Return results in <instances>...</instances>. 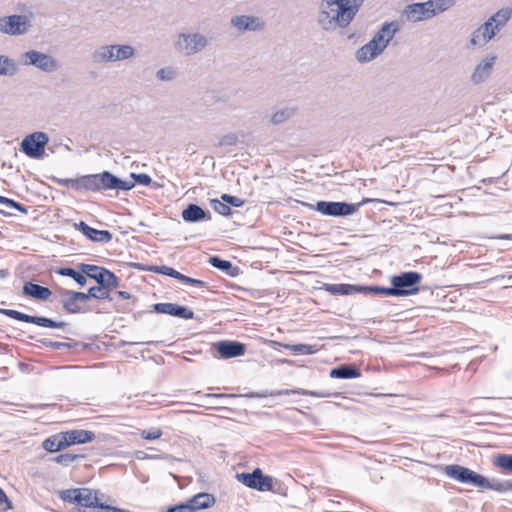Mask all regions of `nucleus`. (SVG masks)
<instances>
[{
  "mask_svg": "<svg viewBox=\"0 0 512 512\" xmlns=\"http://www.w3.org/2000/svg\"><path fill=\"white\" fill-rule=\"evenodd\" d=\"M67 440L68 447L75 444H85L91 442L95 438V433L90 430L74 429L63 432Z\"/></svg>",
  "mask_w": 512,
  "mask_h": 512,
  "instance_id": "26",
  "label": "nucleus"
},
{
  "mask_svg": "<svg viewBox=\"0 0 512 512\" xmlns=\"http://www.w3.org/2000/svg\"><path fill=\"white\" fill-rule=\"evenodd\" d=\"M231 25L240 32L260 31L264 28V22L259 17L250 15L232 17Z\"/></svg>",
  "mask_w": 512,
  "mask_h": 512,
  "instance_id": "18",
  "label": "nucleus"
},
{
  "mask_svg": "<svg viewBox=\"0 0 512 512\" xmlns=\"http://www.w3.org/2000/svg\"><path fill=\"white\" fill-rule=\"evenodd\" d=\"M210 204L213 210L222 216H229L231 214V208L222 199H212Z\"/></svg>",
  "mask_w": 512,
  "mask_h": 512,
  "instance_id": "46",
  "label": "nucleus"
},
{
  "mask_svg": "<svg viewBox=\"0 0 512 512\" xmlns=\"http://www.w3.org/2000/svg\"><path fill=\"white\" fill-rule=\"evenodd\" d=\"M365 0H322L318 23L325 31L346 28L354 20Z\"/></svg>",
  "mask_w": 512,
  "mask_h": 512,
  "instance_id": "1",
  "label": "nucleus"
},
{
  "mask_svg": "<svg viewBox=\"0 0 512 512\" xmlns=\"http://www.w3.org/2000/svg\"><path fill=\"white\" fill-rule=\"evenodd\" d=\"M52 181L60 186L71 188L76 192L102 193L111 189H127L132 186L110 171L87 174L77 178L52 177Z\"/></svg>",
  "mask_w": 512,
  "mask_h": 512,
  "instance_id": "2",
  "label": "nucleus"
},
{
  "mask_svg": "<svg viewBox=\"0 0 512 512\" xmlns=\"http://www.w3.org/2000/svg\"><path fill=\"white\" fill-rule=\"evenodd\" d=\"M176 71L172 67L161 68L157 71L156 77L162 81H171L175 78Z\"/></svg>",
  "mask_w": 512,
  "mask_h": 512,
  "instance_id": "48",
  "label": "nucleus"
},
{
  "mask_svg": "<svg viewBox=\"0 0 512 512\" xmlns=\"http://www.w3.org/2000/svg\"><path fill=\"white\" fill-rule=\"evenodd\" d=\"M55 273L61 276L72 278L80 287H84L87 283L86 277L83 275L79 268L74 269L72 267H58L55 269Z\"/></svg>",
  "mask_w": 512,
  "mask_h": 512,
  "instance_id": "34",
  "label": "nucleus"
},
{
  "mask_svg": "<svg viewBox=\"0 0 512 512\" xmlns=\"http://www.w3.org/2000/svg\"><path fill=\"white\" fill-rule=\"evenodd\" d=\"M185 284L200 287V288L207 287V282L199 280V279H195V278H192L189 276H187V278L185 280Z\"/></svg>",
  "mask_w": 512,
  "mask_h": 512,
  "instance_id": "57",
  "label": "nucleus"
},
{
  "mask_svg": "<svg viewBox=\"0 0 512 512\" xmlns=\"http://www.w3.org/2000/svg\"><path fill=\"white\" fill-rule=\"evenodd\" d=\"M494 25L495 24L488 19L484 24L477 28L472 34L471 44L483 46L488 43L499 31L494 28Z\"/></svg>",
  "mask_w": 512,
  "mask_h": 512,
  "instance_id": "21",
  "label": "nucleus"
},
{
  "mask_svg": "<svg viewBox=\"0 0 512 512\" xmlns=\"http://www.w3.org/2000/svg\"><path fill=\"white\" fill-rule=\"evenodd\" d=\"M76 504L84 508L103 510L104 503L98 497V491L90 488H77Z\"/></svg>",
  "mask_w": 512,
  "mask_h": 512,
  "instance_id": "19",
  "label": "nucleus"
},
{
  "mask_svg": "<svg viewBox=\"0 0 512 512\" xmlns=\"http://www.w3.org/2000/svg\"><path fill=\"white\" fill-rule=\"evenodd\" d=\"M361 371L351 364H342L330 370V377L336 379H356Z\"/></svg>",
  "mask_w": 512,
  "mask_h": 512,
  "instance_id": "28",
  "label": "nucleus"
},
{
  "mask_svg": "<svg viewBox=\"0 0 512 512\" xmlns=\"http://www.w3.org/2000/svg\"><path fill=\"white\" fill-rule=\"evenodd\" d=\"M369 199L363 200L360 203H347V202H336V201H318L315 206L312 204L304 203L311 209H315L325 216L332 217H347L356 213L359 208Z\"/></svg>",
  "mask_w": 512,
  "mask_h": 512,
  "instance_id": "5",
  "label": "nucleus"
},
{
  "mask_svg": "<svg viewBox=\"0 0 512 512\" xmlns=\"http://www.w3.org/2000/svg\"><path fill=\"white\" fill-rule=\"evenodd\" d=\"M291 394H297V395H310V396H321L320 394L302 389H283V390H275V391H260V392H248L245 394H226V393H208L205 394L206 398H236V397H247V398H266V397H275V396H281V395H291Z\"/></svg>",
  "mask_w": 512,
  "mask_h": 512,
  "instance_id": "8",
  "label": "nucleus"
},
{
  "mask_svg": "<svg viewBox=\"0 0 512 512\" xmlns=\"http://www.w3.org/2000/svg\"><path fill=\"white\" fill-rule=\"evenodd\" d=\"M275 344L290 350L294 355H312L317 351L314 345L309 344H283L279 342H275Z\"/></svg>",
  "mask_w": 512,
  "mask_h": 512,
  "instance_id": "36",
  "label": "nucleus"
},
{
  "mask_svg": "<svg viewBox=\"0 0 512 512\" xmlns=\"http://www.w3.org/2000/svg\"><path fill=\"white\" fill-rule=\"evenodd\" d=\"M130 177L133 179V181L129 180H123V182H127L129 184H132L130 188L127 189H121L122 191H130L135 187V184L143 185V186H149L152 182L151 177L148 174L145 173H131ZM116 191H119L120 189H115Z\"/></svg>",
  "mask_w": 512,
  "mask_h": 512,
  "instance_id": "40",
  "label": "nucleus"
},
{
  "mask_svg": "<svg viewBox=\"0 0 512 512\" xmlns=\"http://www.w3.org/2000/svg\"><path fill=\"white\" fill-rule=\"evenodd\" d=\"M151 312H155L158 314H167L173 317H178L186 320L194 318V312L190 308L184 305L171 302L155 303L152 305Z\"/></svg>",
  "mask_w": 512,
  "mask_h": 512,
  "instance_id": "17",
  "label": "nucleus"
},
{
  "mask_svg": "<svg viewBox=\"0 0 512 512\" xmlns=\"http://www.w3.org/2000/svg\"><path fill=\"white\" fill-rule=\"evenodd\" d=\"M208 263L228 276L235 277L238 274V267L234 266L231 261L222 259L219 256H210Z\"/></svg>",
  "mask_w": 512,
  "mask_h": 512,
  "instance_id": "31",
  "label": "nucleus"
},
{
  "mask_svg": "<svg viewBox=\"0 0 512 512\" xmlns=\"http://www.w3.org/2000/svg\"><path fill=\"white\" fill-rule=\"evenodd\" d=\"M193 512L206 509L215 504V497L206 492H200L188 500Z\"/></svg>",
  "mask_w": 512,
  "mask_h": 512,
  "instance_id": "29",
  "label": "nucleus"
},
{
  "mask_svg": "<svg viewBox=\"0 0 512 512\" xmlns=\"http://www.w3.org/2000/svg\"><path fill=\"white\" fill-rule=\"evenodd\" d=\"M507 487H508V491H512V479L507 480Z\"/></svg>",
  "mask_w": 512,
  "mask_h": 512,
  "instance_id": "64",
  "label": "nucleus"
},
{
  "mask_svg": "<svg viewBox=\"0 0 512 512\" xmlns=\"http://www.w3.org/2000/svg\"><path fill=\"white\" fill-rule=\"evenodd\" d=\"M77 495V488L66 489L59 493L61 500L73 504H76V498L78 497Z\"/></svg>",
  "mask_w": 512,
  "mask_h": 512,
  "instance_id": "49",
  "label": "nucleus"
},
{
  "mask_svg": "<svg viewBox=\"0 0 512 512\" xmlns=\"http://www.w3.org/2000/svg\"><path fill=\"white\" fill-rule=\"evenodd\" d=\"M84 458L81 454H73V453H63L59 454L56 457L52 458V461L62 465V466H69L74 461L78 459Z\"/></svg>",
  "mask_w": 512,
  "mask_h": 512,
  "instance_id": "45",
  "label": "nucleus"
},
{
  "mask_svg": "<svg viewBox=\"0 0 512 512\" xmlns=\"http://www.w3.org/2000/svg\"><path fill=\"white\" fill-rule=\"evenodd\" d=\"M22 58L24 65L34 66L46 73L54 72L59 68L58 61L54 57L37 50L25 52Z\"/></svg>",
  "mask_w": 512,
  "mask_h": 512,
  "instance_id": "12",
  "label": "nucleus"
},
{
  "mask_svg": "<svg viewBox=\"0 0 512 512\" xmlns=\"http://www.w3.org/2000/svg\"><path fill=\"white\" fill-rule=\"evenodd\" d=\"M98 512H132V511L104 504L103 510H99Z\"/></svg>",
  "mask_w": 512,
  "mask_h": 512,
  "instance_id": "59",
  "label": "nucleus"
},
{
  "mask_svg": "<svg viewBox=\"0 0 512 512\" xmlns=\"http://www.w3.org/2000/svg\"><path fill=\"white\" fill-rule=\"evenodd\" d=\"M444 474L462 484H469L473 487L488 486V478L458 464H450L443 467Z\"/></svg>",
  "mask_w": 512,
  "mask_h": 512,
  "instance_id": "6",
  "label": "nucleus"
},
{
  "mask_svg": "<svg viewBox=\"0 0 512 512\" xmlns=\"http://www.w3.org/2000/svg\"><path fill=\"white\" fill-rule=\"evenodd\" d=\"M422 274L417 271L402 272L391 278V287L372 285V295L403 297L417 294Z\"/></svg>",
  "mask_w": 512,
  "mask_h": 512,
  "instance_id": "3",
  "label": "nucleus"
},
{
  "mask_svg": "<svg viewBox=\"0 0 512 512\" xmlns=\"http://www.w3.org/2000/svg\"><path fill=\"white\" fill-rule=\"evenodd\" d=\"M112 291L113 290H110L107 288L99 289L98 286L91 287V295H92L93 299L99 300V301H109V302L115 301V296H113L111 294Z\"/></svg>",
  "mask_w": 512,
  "mask_h": 512,
  "instance_id": "44",
  "label": "nucleus"
},
{
  "mask_svg": "<svg viewBox=\"0 0 512 512\" xmlns=\"http://www.w3.org/2000/svg\"><path fill=\"white\" fill-rule=\"evenodd\" d=\"M221 199L223 202L227 203V205L230 207H242L245 203V201L239 197L230 195V194H222Z\"/></svg>",
  "mask_w": 512,
  "mask_h": 512,
  "instance_id": "50",
  "label": "nucleus"
},
{
  "mask_svg": "<svg viewBox=\"0 0 512 512\" xmlns=\"http://www.w3.org/2000/svg\"><path fill=\"white\" fill-rule=\"evenodd\" d=\"M173 278L185 284L187 276L176 270Z\"/></svg>",
  "mask_w": 512,
  "mask_h": 512,
  "instance_id": "61",
  "label": "nucleus"
},
{
  "mask_svg": "<svg viewBox=\"0 0 512 512\" xmlns=\"http://www.w3.org/2000/svg\"><path fill=\"white\" fill-rule=\"evenodd\" d=\"M213 350L221 359H230L245 354L246 345L233 340H221L213 344Z\"/></svg>",
  "mask_w": 512,
  "mask_h": 512,
  "instance_id": "15",
  "label": "nucleus"
},
{
  "mask_svg": "<svg viewBox=\"0 0 512 512\" xmlns=\"http://www.w3.org/2000/svg\"><path fill=\"white\" fill-rule=\"evenodd\" d=\"M2 504H6V507H5L4 510L12 508L11 501L8 499V497H7L6 493L4 492V490L0 488V506Z\"/></svg>",
  "mask_w": 512,
  "mask_h": 512,
  "instance_id": "58",
  "label": "nucleus"
},
{
  "mask_svg": "<svg viewBox=\"0 0 512 512\" xmlns=\"http://www.w3.org/2000/svg\"><path fill=\"white\" fill-rule=\"evenodd\" d=\"M175 49L185 55L192 56L201 52L208 45V39L199 32L179 33L175 41Z\"/></svg>",
  "mask_w": 512,
  "mask_h": 512,
  "instance_id": "7",
  "label": "nucleus"
},
{
  "mask_svg": "<svg viewBox=\"0 0 512 512\" xmlns=\"http://www.w3.org/2000/svg\"><path fill=\"white\" fill-rule=\"evenodd\" d=\"M378 55H380V53L377 52V50L369 42L357 49L355 53V57L360 63L369 62L376 58Z\"/></svg>",
  "mask_w": 512,
  "mask_h": 512,
  "instance_id": "35",
  "label": "nucleus"
},
{
  "mask_svg": "<svg viewBox=\"0 0 512 512\" xmlns=\"http://www.w3.org/2000/svg\"><path fill=\"white\" fill-rule=\"evenodd\" d=\"M113 46L104 45L95 49L91 55L92 61L97 64L107 63V62H115V58L113 55Z\"/></svg>",
  "mask_w": 512,
  "mask_h": 512,
  "instance_id": "33",
  "label": "nucleus"
},
{
  "mask_svg": "<svg viewBox=\"0 0 512 512\" xmlns=\"http://www.w3.org/2000/svg\"><path fill=\"white\" fill-rule=\"evenodd\" d=\"M182 218L185 222L195 223L210 220L211 214L208 210H204L199 205L191 203L182 211Z\"/></svg>",
  "mask_w": 512,
  "mask_h": 512,
  "instance_id": "23",
  "label": "nucleus"
},
{
  "mask_svg": "<svg viewBox=\"0 0 512 512\" xmlns=\"http://www.w3.org/2000/svg\"><path fill=\"white\" fill-rule=\"evenodd\" d=\"M495 56H486L475 68L471 75V81L474 84H480L485 81L492 73L495 64Z\"/></svg>",
  "mask_w": 512,
  "mask_h": 512,
  "instance_id": "22",
  "label": "nucleus"
},
{
  "mask_svg": "<svg viewBox=\"0 0 512 512\" xmlns=\"http://www.w3.org/2000/svg\"><path fill=\"white\" fill-rule=\"evenodd\" d=\"M114 296L123 300H129L132 298V295L127 291H117Z\"/></svg>",
  "mask_w": 512,
  "mask_h": 512,
  "instance_id": "60",
  "label": "nucleus"
},
{
  "mask_svg": "<svg viewBox=\"0 0 512 512\" xmlns=\"http://www.w3.org/2000/svg\"><path fill=\"white\" fill-rule=\"evenodd\" d=\"M22 293L25 296L40 301H45L52 295V292L48 287L30 281L24 283Z\"/></svg>",
  "mask_w": 512,
  "mask_h": 512,
  "instance_id": "25",
  "label": "nucleus"
},
{
  "mask_svg": "<svg viewBox=\"0 0 512 512\" xmlns=\"http://www.w3.org/2000/svg\"><path fill=\"white\" fill-rule=\"evenodd\" d=\"M147 271L154 272V273L160 274V275L169 276V277L173 278L176 270L172 267L162 265V266H150L147 269Z\"/></svg>",
  "mask_w": 512,
  "mask_h": 512,
  "instance_id": "51",
  "label": "nucleus"
},
{
  "mask_svg": "<svg viewBox=\"0 0 512 512\" xmlns=\"http://www.w3.org/2000/svg\"><path fill=\"white\" fill-rule=\"evenodd\" d=\"M75 228L93 242L108 243L112 240L111 232L108 230H98L96 228L90 227L84 221L75 223Z\"/></svg>",
  "mask_w": 512,
  "mask_h": 512,
  "instance_id": "20",
  "label": "nucleus"
},
{
  "mask_svg": "<svg viewBox=\"0 0 512 512\" xmlns=\"http://www.w3.org/2000/svg\"><path fill=\"white\" fill-rule=\"evenodd\" d=\"M49 141V137L45 132H33L27 135L21 142V150L28 157L39 159L44 155L45 146Z\"/></svg>",
  "mask_w": 512,
  "mask_h": 512,
  "instance_id": "9",
  "label": "nucleus"
},
{
  "mask_svg": "<svg viewBox=\"0 0 512 512\" xmlns=\"http://www.w3.org/2000/svg\"><path fill=\"white\" fill-rule=\"evenodd\" d=\"M97 285L99 289H110L114 290L117 289L120 286V279L117 277V275L112 272L111 270L105 268L104 271H102V274L97 279Z\"/></svg>",
  "mask_w": 512,
  "mask_h": 512,
  "instance_id": "32",
  "label": "nucleus"
},
{
  "mask_svg": "<svg viewBox=\"0 0 512 512\" xmlns=\"http://www.w3.org/2000/svg\"><path fill=\"white\" fill-rule=\"evenodd\" d=\"M399 30L400 24L398 21L385 22L369 43L381 54Z\"/></svg>",
  "mask_w": 512,
  "mask_h": 512,
  "instance_id": "14",
  "label": "nucleus"
},
{
  "mask_svg": "<svg viewBox=\"0 0 512 512\" xmlns=\"http://www.w3.org/2000/svg\"><path fill=\"white\" fill-rule=\"evenodd\" d=\"M510 17H511V11L506 9V10L498 11L493 16H491L489 18V20L495 24L494 25L495 29L500 30L501 28H503L505 26V24L510 19Z\"/></svg>",
  "mask_w": 512,
  "mask_h": 512,
  "instance_id": "43",
  "label": "nucleus"
},
{
  "mask_svg": "<svg viewBox=\"0 0 512 512\" xmlns=\"http://www.w3.org/2000/svg\"><path fill=\"white\" fill-rule=\"evenodd\" d=\"M77 268L83 273V275L87 278L93 279L97 282L98 277L101 276L102 271H104L105 267L94 265V264H86L79 263Z\"/></svg>",
  "mask_w": 512,
  "mask_h": 512,
  "instance_id": "37",
  "label": "nucleus"
},
{
  "mask_svg": "<svg viewBox=\"0 0 512 512\" xmlns=\"http://www.w3.org/2000/svg\"><path fill=\"white\" fill-rule=\"evenodd\" d=\"M17 71L18 67L13 59L0 55V76H14Z\"/></svg>",
  "mask_w": 512,
  "mask_h": 512,
  "instance_id": "38",
  "label": "nucleus"
},
{
  "mask_svg": "<svg viewBox=\"0 0 512 512\" xmlns=\"http://www.w3.org/2000/svg\"><path fill=\"white\" fill-rule=\"evenodd\" d=\"M165 512H193L188 500L174 506H170Z\"/></svg>",
  "mask_w": 512,
  "mask_h": 512,
  "instance_id": "55",
  "label": "nucleus"
},
{
  "mask_svg": "<svg viewBox=\"0 0 512 512\" xmlns=\"http://www.w3.org/2000/svg\"><path fill=\"white\" fill-rule=\"evenodd\" d=\"M494 465L503 472L512 474V454H499L494 460Z\"/></svg>",
  "mask_w": 512,
  "mask_h": 512,
  "instance_id": "42",
  "label": "nucleus"
},
{
  "mask_svg": "<svg viewBox=\"0 0 512 512\" xmlns=\"http://www.w3.org/2000/svg\"><path fill=\"white\" fill-rule=\"evenodd\" d=\"M323 290L331 295H354L364 294L372 295V285H359V284H324Z\"/></svg>",
  "mask_w": 512,
  "mask_h": 512,
  "instance_id": "16",
  "label": "nucleus"
},
{
  "mask_svg": "<svg viewBox=\"0 0 512 512\" xmlns=\"http://www.w3.org/2000/svg\"><path fill=\"white\" fill-rule=\"evenodd\" d=\"M455 0H428L411 3L405 6L402 17L406 21L416 23L429 20L452 7Z\"/></svg>",
  "mask_w": 512,
  "mask_h": 512,
  "instance_id": "4",
  "label": "nucleus"
},
{
  "mask_svg": "<svg viewBox=\"0 0 512 512\" xmlns=\"http://www.w3.org/2000/svg\"><path fill=\"white\" fill-rule=\"evenodd\" d=\"M139 344L138 342H129V341H122L121 342V346H125V345H137Z\"/></svg>",
  "mask_w": 512,
  "mask_h": 512,
  "instance_id": "63",
  "label": "nucleus"
},
{
  "mask_svg": "<svg viewBox=\"0 0 512 512\" xmlns=\"http://www.w3.org/2000/svg\"><path fill=\"white\" fill-rule=\"evenodd\" d=\"M31 22L26 15H9L0 17V33L19 36L28 32Z\"/></svg>",
  "mask_w": 512,
  "mask_h": 512,
  "instance_id": "10",
  "label": "nucleus"
},
{
  "mask_svg": "<svg viewBox=\"0 0 512 512\" xmlns=\"http://www.w3.org/2000/svg\"><path fill=\"white\" fill-rule=\"evenodd\" d=\"M74 295H75V298L78 299L79 303H85V302L89 301L90 299H93V297L91 295V287L87 290V292L75 291Z\"/></svg>",
  "mask_w": 512,
  "mask_h": 512,
  "instance_id": "56",
  "label": "nucleus"
},
{
  "mask_svg": "<svg viewBox=\"0 0 512 512\" xmlns=\"http://www.w3.org/2000/svg\"><path fill=\"white\" fill-rule=\"evenodd\" d=\"M74 290L62 289L60 291L61 294V304L63 308L71 314L84 313L88 310L83 309L78 302V299L75 298Z\"/></svg>",
  "mask_w": 512,
  "mask_h": 512,
  "instance_id": "27",
  "label": "nucleus"
},
{
  "mask_svg": "<svg viewBox=\"0 0 512 512\" xmlns=\"http://www.w3.org/2000/svg\"><path fill=\"white\" fill-rule=\"evenodd\" d=\"M479 488L480 489L495 490V491H498V492L508 491L507 480L506 481H493V482H491L488 479V486L479 487Z\"/></svg>",
  "mask_w": 512,
  "mask_h": 512,
  "instance_id": "52",
  "label": "nucleus"
},
{
  "mask_svg": "<svg viewBox=\"0 0 512 512\" xmlns=\"http://www.w3.org/2000/svg\"><path fill=\"white\" fill-rule=\"evenodd\" d=\"M0 314H3L9 318L26 322V323H32L41 327H47V328H63L67 326V323L64 321H55L51 318L43 317V316H32L28 315L22 312H19L17 310L13 309H0Z\"/></svg>",
  "mask_w": 512,
  "mask_h": 512,
  "instance_id": "13",
  "label": "nucleus"
},
{
  "mask_svg": "<svg viewBox=\"0 0 512 512\" xmlns=\"http://www.w3.org/2000/svg\"><path fill=\"white\" fill-rule=\"evenodd\" d=\"M0 204H3L8 208L16 209L21 213L26 214L28 212V208L26 206H24L23 204H21L20 202H17L11 198H7V197L1 196V195H0Z\"/></svg>",
  "mask_w": 512,
  "mask_h": 512,
  "instance_id": "47",
  "label": "nucleus"
},
{
  "mask_svg": "<svg viewBox=\"0 0 512 512\" xmlns=\"http://www.w3.org/2000/svg\"><path fill=\"white\" fill-rule=\"evenodd\" d=\"M140 435L145 440H155L162 436V431L159 428H152L149 430H142Z\"/></svg>",
  "mask_w": 512,
  "mask_h": 512,
  "instance_id": "53",
  "label": "nucleus"
},
{
  "mask_svg": "<svg viewBox=\"0 0 512 512\" xmlns=\"http://www.w3.org/2000/svg\"><path fill=\"white\" fill-rule=\"evenodd\" d=\"M39 343H41L43 346L47 348H51L53 350H65V349H73L77 352L85 351L89 348V344L79 342L72 340L70 342H58V341H52L48 338H42L37 340Z\"/></svg>",
  "mask_w": 512,
  "mask_h": 512,
  "instance_id": "24",
  "label": "nucleus"
},
{
  "mask_svg": "<svg viewBox=\"0 0 512 512\" xmlns=\"http://www.w3.org/2000/svg\"><path fill=\"white\" fill-rule=\"evenodd\" d=\"M294 114H295L294 108L286 107V108L280 109L272 115L271 122L274 125L282 124V123L286 122L287 120H289L291 117H293Z\"/></svg>",
  "mask_w": 512,
  "mask_h": 512,
  "instance_id": "41",
  "label": "nucleus"
},
{
  "mask_svg": "<svg viewBox=\"0 0 512 512\" xmlns=\"http://www.w3.org/2000/svg\"><path fill=\"white\" fill-rule=\"evenodd\" d=\"M237 142L238 136L235 133H228L220 139L219 146H234Z\"/></svg>",
  "mask_w": 512,
  "mask_h": 512,
  "instance_id": "54",
  "label": "nucleus"
},
{
  "mask_svg": "<svg viewBox=\"0 0 512 512\" xmlns=\"http://www.w3.org/2000/svg\"><path fill=\"white\" fill-rule=\"evenodd\" d=\"M43 448L48 452H58L68 447L63 432L54 434L43 441Z\"/></svg>",
  "mask_w": 512,
  "mask_h": 512,
  "instance_id": "30",
  "label": "nucleus"
},
{
  "mask_svg": "<svg viewBox=\"0 0 512 512\" xmlns=\"http://www.w3.org/2000/svg\"><path fill=\"white\" fill-rule=\"evenodd\" d=\"M9 276V271L7 269H0V279H5Z\"/></svg>",
  "mask_w": 512,
  "mask_h": 512,
  "instance_id": "62",
  "label": "nucleus"
},
{
  "mask_svg": "<svg viewBox=\"0 0 512 512\" xmlns=\"http://www.w3.org/2000/svg\"><path fill=\"white\" fill-rule=\"evenodd\" d=\"M113 46V55L115 61H123L129 59L134 56L135 49L130 45H118L114 44Z\"/></svg>",
  "mask_w": 512,
  "mask_h": 512,
  "instance_id": "39",
  "label": "nucleus"
},
{
  "mask_svg": "<svg viewBox=\"0 0 512 512\" xmlns=\"http://www.w3.org/2000/svg\"><path fill=\"white\" fill-rule=\"evenodd\" d=\"M236 478L246 487L261 492L270 491L273 486L272 477L265 475L260 468L254 469L251 473H237Z\"/></svg>",
  "mask_w": 512,
  "mask_h": 512,
  "instance_id": "11",
  "label": "nucleus"
}]
</instances>
